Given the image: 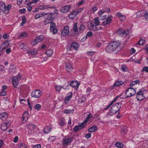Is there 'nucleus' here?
I'll use <instances>...</instances> for the list:
<instances>
[{
	"instance_id": "338daca9",
	"label": "nucleus",
	"mask_w": 148,
	"mask_h": 148,
	"mask_svg": "<svg viewBox=\"0 0 148 148\" xmlns=\"http://www.w3.org/2000/svg\"><path fill=\"white\" fill-rule=\"evenodd\" d=\"M91 136V134L90 133H88L85 135V137L87 139L90 138Z\"/></svg>"
},
{
	"instance_id": "69168bd1",
	"label": "nucleus",
	"mask_w": 148,
	"mask_h": 148,
	"mask_svg": "<svg viewBox=\"0 0 148 148\" xmlns=\"http://www.w3.org/2000/svg\"><path fill=\"white\" fill-rule=\"evenodd\" d=\"M9 37V35L8 34H5L3 35V37L5 39L8 38Z\"/></svg>"
},
{
	"instance_id": "7ed1b4c3",
	"label": "nucleus",
	"mask_w": 148,
	"mask_h": 148,
	"mask_svg": "<svg viewBox=\"0 0 148 148\" xmlns=\"http://www.w3.org/2000/svg\"><path fill=\"white\" fill-rule=\"evenodd\" d=\"M121 105L119 103H117L113 105L110 108V112L112 114L116 113L119 110Z\"/></svg>"
},
{
	"instance_id": "9b49d317",
	"label": "nucleus",
	"mask_w": 148,
	"mask_h": 148,
	"mask_svg": "<svg viewBox=\"0 0 148 148\" xmlns=\"http://www.w3.org/2000/svg\"><path fill=\"white\" fill-rule=\"evenodd\" d=\"M11 123V122L10 121L3 123L1 126V129L3 131L6 130L10 126Z\"/></svg>"
},
{
	"instance_id": "13d9d810",
	"label": "nucleus",
	"mask_w": 148,
	"mask_h": 148,
	"mask_svg": "<svg viewBox=\"0 0 148 148\" xmlns=\"http://www.w3.org/2000/svg\"><path fill=\"white\" fill-rule=\"evenodd\" d=\"M7 93L6 91L2 90L1 92L0 93V96H4Z\"/></svg>"
},
{
	"instance_id": "a19ab883",
	"label": "nucleus",
	"mask_w": 148,
	"mask_h": 148,
	"mask_svg": "<svg viewBox=\"0 0 148 148\" xmlns=\"http://www.w3.org/2000/svg\"><path fill=\"white\" fill-rule=\"evenodd\" d=\"M41 108V105L39 104H36L34 107V108L37 110H39Z\"/></svg>"
},
{
	"instance_id": "2eb2a0df",
	"label": "nucleus",
	"mask_w": 148,
	"mask_h": 148,
	"mask_svg": "<svg viewBox=\"0 0 148 148\" xmlns=\"http://www.w3.org/2000/svg\"><path fill=\"white\" fill-rule=\"evenodd\" d=\"M84 127V124L83 123L80 125L75 126L73 128V130L75 132H77L79 130L83 128Z\"/></svg>"
},
{
	"instance_id": "4d7b16f0",
	"label": "nucleus",
	"mask_w": 148,
	"mask_h": 148,
	"mask_svg": "<svg viewBox=\"0 0 148 148\" xmlns=\"http://www.w3.org/2000/svg\"><path fill=\"white\" fill-rule=\"evenodd\" d=\"M93 35V33L89 31L88 32L86 36L87 37H91Z\"/></svg>"
},
{
	"instance_id": "680f3d73",
	"label": "nucleus",
	"mask_w": 148,
	"mask_h": 148,
	"mask_svg": "<svg viewBox=\"0 0 148 148\" xmlns=\"http://www.w3.org/2000/svg\"><path fill=\"white\" fill-rule=\"evenodd\" d=\"M98 8L96 7H92L90 10L92 11L94 13L97 10Z\"/></svg>"
},
{
	"instance_id": "f257e3e1",
	"label": "nucleus",
	"mask_w": 148,
	"mask_h": 148,
	"mask_svg": "<svg viewBox=\"0 0 148 148\" xmlns=\"http://www.w3.org/2000/svg\"><path fill=\"white\" fill-rule=\"evenodd\" d=\"M120 44V42L116 41L111 42L106 47V51L108 53H111L114 51L117 50Z\"/></svg>"
},
{
	"instance_id": "aec40b11",
	"label": "nucleus",
	"mask_w": 148,
	"mask_h": 148,
	"mask_svg": "<svg viewBox=\"0 0 148 148\" xmlns=\"http://www.w3.org/2000/svg\"><path fill=\"white\" fill-rule=\"evenodd\" d=\"M112 16H108L106 20L103 21V25H106L110 23L112 21Z\"/></svg>"
},
{
	"instance_id": "4468645a",
	"label": "nucleus",
	"mask_w": 148,
	"mask_h": 148,
	"mask_svg": "<svg viewBox=\"0 0 148 148\" xmlns=\"http://www.w3.org/2000/svg\"><path fill=\"white\" fill-rule=\"evenodd\" d=\"M36 126L32 124H30L27 126V128L28 130V132L29 134H32V132L35 129Z\"/></svg>"
},
{
	"instance_id": "49530a36",
	"label": "nucleus",
	"mask_w": 148,
	"mask_h": 148,
	"mask_svg": "<svg viewBox=\"0 0 148 148\" xmlns=\"http://www.w3.org/2000/svg\"><path fill=\"white\" fill-rule=\"evenodd\" d=\"M22 22L20 24L21 26H23L26 22V18L25 16H23L22 17Z\"/></svg>"
},
{
	"instance_id": "bb28decb",
	"label": "nucleus",
	"mask_w": 148,
	"mask_h": 148,
	"mask_svg": "<svg viewBox=\"0 0 148 148\" xmlns=\"http://www.w3.org/2000/svg\"><path fill=\"white\" fill-rule=\"evenodd\" d=\"M7 117L8 114L5 112H4L0 114V119L2 120H4Z\"/></svg>"
},
{
	"instance_id": "774afa93",
	"label": "nucleus",
	"mask_w": 148,
	"mask_h": 148,
	"mask_svg": "<svg viewBox=\"0 0 148 148\" xmlns=\"http://www.w3.org/2000/svg\"><path fill=\"white\" fill-rule=\"evenodd\" d=\"M145 17L146 20L148 21V13L146 12L145 13Z\"/></svg>"
},
{
	"instance_id": "2f4dec72",
	"label": "nucleus",
	"mask_w": 148,
	"mask_h": 148,
	"mask_svg": "<svg viewBox=\"0 0 148 148\" xmlns=\"http://www.w3.org/2000/svg\"><path fill=\"white\" fill-rule=\"evenodd\" d=\"M51 129V127L46 126L44 130V133L47 134L49 133L50 132Z\"/></svg>"
},
{
	"instance_id": "5fc2aeb1",
	"label": "nucleus",
	"mask_w": 148,
	"mask_h": 148,
	"mask_svg": "<svg viewBox=\"0 0 148 148\" xmlns=\"http://www.w3.org/2000/svg\"><path fill=\"white\" fill-rule=\"evenodd\" d=\"M55 139V138L54 136H51L49 137L48 139V140L50 142H52L54 141Z\"/></svg>"
},
{
	"instance_id": "393cba45",
	"label": "nucleus",
	"mask_w": 148,
	"mask_h": 148,
	"mask_svg": "<svg viewBox=\"0 0 148 148\" xmlns=\"http://www.w3.org/2000/svg\"><path fill=\"white\" fill-rule=\"evenodd\" d=\"M29 118V114L27 112H25L23 115V119L24 121H27Z\"/></svg>"
},
{
	"instance_id": "c9c22d12",
	"label": "nucleus",
	"mask_w": 148,
	"mask_h": 148,
	"mask_svg": "<svg viewBox=\"0 0 148 148\" xmlns=\"http://www.w3.org/2000/svg\"><path fill=\"white\" fill-rule=\"evenodd\" d=\"M53 53L52 50L50 49H48L46 52V54L48 56H51L53 54Z\"/></svg>"
},
{
	"instance_id": "bf43d9fd",
	"label": "nucleus",
	"mask_w": 148,
	"mask_h": 148,
	"mask_svg": "<svg viewBox=\"0 0 148 148\" xmlns=\"http://www.w3.org/2000/svg\"><path fill=\"white\" fill-rule=\"evenodd\" d=\"M142 71H145L146 72H148V66L144 67Z\"/></svg>"
},
{
	"instance_id": "09e8293b",
	"label": "nucleus",
	"mask_w": 148,
	"mask_h": 148,
	"mask_svg": "<svg viewBox=\"0 0 148 148\" xmlns=\"http://www.w3.org/2000/svg\"><path fill=\"white\" fill-rule=\"evenodd\" d=\"M140 82L139 80H136L135 81H133L131 82L130 84V86H132L137 84H138L140 83Z\"/></svg>"
},
{
	"instance_id": "cd10ccee",
	"label": "nucleus",
	"mask_w": 148,
	"mask_h": 148,
	"mask_svg": "<svg viewBox=\"0 0 148 148\" xmlns=\"http://www.w3.org/2000/svg\"><path fill=\"white\" fill-rule=\"evenodd\" d=\"M70 85L73 87H77L78 88L79 84H78L77 82L73 81L71 83Z\"/></svg>"
},
{
	"instance_id": "c85d7f7f",
	"label": "nucleus",
	"mask_w": 148,
	"mask_h": 148,
	"mask_svg": "<svg viewBox=\"0 0 148 148\" xmlns=\"http://www.w3.org/2000/svg\"><path fill=\"white\" fill-rule=\"evenodd\" d=\"M74 111V109H68L65 110L64 111V113L66 114H69L70 113H72Z\"/></svg>"
},
{
	"instance_id": "ddd939ff",
	"label": "nucleus",
	"mask_w": 148,
	"mask_h": 148,
	"mask_svg": "<svg viewBox=\"0 0 148 148\" xmlns=\"http://www.w3.org/2000/svg\"><path fill=\"white\" fill-rule=\"evenodd\" d=\"M69 28L68 26H66L64 27L62 30L61 34L62 35L64 36H66L69 34Z\"/></svg>"
},
{
	"instance_id": "e433bc0d",
	"label": "nucleus",
	"mask_w": 148,
	"mask_h": 148,
	"mask_svg": "<svg viewBox=\"0 0 148 148\" xmlns=\"http://www.w3.org/2000/svg\"><path fill=\"white\" fill-rule=\"evenodd\" d=\"M121 70L124 72L128 71V69L125 65H121Z\"/></svg>"
},
{
	"instance_id": "0eeeda50",
	"label": "nucleus",
	"mask_w": 148,
	"mask_h": 148,
	"mask_svg": "<svg viewBox=\"0 0 148 148\" xmlns=\"http://www.w3.org/2000/svg\"><path fill=\"white\" fill-rule=\"evenodd\" d=\"M73 140V138L72 137H65L63 140L62 141L63 145L64 146L68 145L70 144Z\"/></svg>"
},
{
	"instance_id": "4c0bfd02",
	"label": "nucleus",
	"mask_w": 148,
	"mask_h": 148,
	"mask_svg": "<svg viewBox=\"0 0 148 148\" xmlns=\"http://www.w3.org/2000/svg\"><path fill=\"white\" fill-rule=\"evenodd\" d=\"M90 29L93 31H96L97 30V27L94 25L92 24V23H90Z\"/></svg>"
},
{
	"instance_id": "20e7f679",
	"label": "nucleus",
	"mask_w": 148,
	"mask_h": 148,
	"mask_svg": "<svg viewBox=\"0 0 148 148\" xmlns=\"http://www.w3.org/2000/svg\"><path fill=\"white\" fill-rule=\"evenodd\" d=\"M145 91V90L142 89L137 93L136 97L138 100L141 101L145 98L144 94Z\"/></svg>"
},
{
	"instance_id": "473e14b6",
	"label": "nucleus",
	"mask_w": 148,
	"mask_h": 148,
	"mask_svg": "<svg viewBox=\"0 0 148 148\" xmlns=\"http://www.w3.org/2000/svg\"><path fill=\"white\" fill-rule=\"evenodd\" d=\"M27 34L26 33L23 32L20 34L18 37L20 38H23L27 36Z\"/></svg>"
},
{
	"instance_id": "b1692460",
	"label": "nucleus",
	"mask_w": 148,
	"mask_h": 148,
	"mask_svg": "<svg viewBox=\"0 0 148 148\" xmlns=\"http://www.w3.org/2000/svg\"><path fill=\"white\" fill-rule=\"evenodd\" d=\"M71 47L73 48L75 50H77L79 47L78 44L77 42H74L72 43L71 45Z\"/></svg>"
},
{
	"instance_id": "3c124183",
	"label": "nucleus",
	"mask_w": 148,
	"mask_h": 148,
	"mask_svg": "<svg viewBox=\"0 0 148 148\" xmlns=\"http://www.w3.org/2000/svg\"><path fill=\"white\" fill-rule=\"evenodd\" d=\"M5 7V3L3 1L0 2V8L1 9H4Z\"/></svg>"
},
{
	"instance_id": "ea45409f",
	"label": "nucleus",
	"mask_w": 148,
	"mask_h": 148,
	"mask_svg": "<svg viewBox=\"0 0 148 148\" xmlns=\"http://www.w3.org/2000/svg\"><path fill=\"white\" fill-rule=\"evenodd\" d=\"M16 71V69L15 67H13L12 68H10L9 70V72L10 73H15Z\"/></svg>"
},
{
	"instance_id": "c03bdc74",
	"label": "nucleus",
	"mask_w": 148,
	"mask_h": 148,
	"mask_svg": "<svg viewBox=\"0 0 148 148\" xmlns=\"http://www.w3.org/2000/svg\"><path fill=\"white\" fill-rule=\"evenodd\" d=\"M55 88L56 90L58 92H59L61 90V89L62 88V87L61 86L57 85V86H55Z\"/></svg>"
},
{
	"instance_id": "423d86ee",
	"label": "nucleus",
	"mask_w": 148,
	"mask_h": 148,
	"mask_svg": "<svg viewBox=\"0 0 148 148\" xmlns=\"http://www.w3.org/2000/svg\"><path fill=\"white\" fill-rule=\"evenodd\" d=\"M71 9L70 5H66L62 7L60 10V12L63 13H66L69 12Z\"/></svg>"
},
{
	"instance_id": "c756f323",
	"label": "nucleus",
	"mask_w": 148,
	"mask_h": 148,
	"mask_svg": "<svg viewBox=\"0 0 148 148\" xmlns=\"http://www.w3.org/2000/svg\"><path fill=\"white\" fill-rule=\"evenodd\" d=\"M38 42H40L42 41L44 38V36L43 35H41L38 36L36 38Z\"/></svg>"
},
{
	"instance_id": "9d476101",
	"label": "nucleus",
	"mask_w": 148,
	"mask_h": 148,
	"mask_svg": "<svg viewBox=\"0 0 148 148\" xmlns=\"http://www.w3.org/2000/svg\"><path fill=\"white\" fill-rule=\"evenodd\" d=\"M127 30H125L122 29H119L117 32V34L121 36H125L128 34Z\"/></svg>"
},
{
	"instance_id": "6e6d98bb",
	"label": "nucleus",
	"mask_w": 148,
	"mask_h": 148,
	"mask_svg": "<svg viewBox=\"0 0 148 148\" xmlns=\"http://www.w3.org/2000/svg\"><path fill=\"white\" fill-rule=\"evenodd\" d=\"M12 6L11 5H8L7 6H6L5 5V7L4 8V9H5L7 10H10Z\"/></svg>"
},
{
	"instance_id": "1a4fd4ad",
	"label": "nucleus",
	"mask_w": 148,
	"mask_h": 148,
	"mask_svg": "<svg viewBox=\"0 0 148 148\" xmlns=\"http://www.w3.org/2000/svg\"><path fill=\"white\" fill-rule=\"evenodd\" d=\"M38 8L40 10H49V9H55L56 7L54 6H51L49 5H42L39 6Z\"/></svg>"
},
{
	"instance_id": "dca6fc26",
	"label": "nucleus",
	"mask_w": 148,
	"mask_h": 148,
	"mask_svg": "<svg viewBox=\"0 0 148 148\" xmlns=\"http://www.w3.org/2000/svg\"><path fill=\"white\" fill-rule=\"evenodd\" d=\"M12 82L14 87H16L18 84V77L16 76L14 77L12 79Z\"/></svg>"
},
{
	"instance_id": "f8f14e48",
	"label": "nucleus",
	"mask_w": 148,
	"mask_h": 148,
	"mask_svg": "<svg viewBox=\"0 0 148 148\" xmlns=\"http://www.w3.org/2000/svg\"><path fill=\"white\" fill-rule=\"evenodd\" d=\"M50 26V30L53 34H55L57 32V30L55 28L56 25L54 22L51 21Z\"/></svg>"
},
{
	"instance_id": "a878e982",
	"label": "nucleus",
	"mask_w": 148,
	"mask_h": 148,
	"mask_svg": "<svg viewBox=\"0 0 148 148\" xmlns=\"http://www.w3.org/2000/svg\"><path fill=\"white\" fill-rule=\"evenodd\" d=\"M27 53L28 54H31L34 55L37 54V50L36 49H33L32 50H27Z\"/></svg>"
},
{
	"instance_id": "603ef678",
	"label": "nucleus",
	"mask_w": 148,
	"mask_h": 148,
	"mask_svg": "<svg viewBox=\"0 0 148 148\" xmlns=\"http://www.w3.org/2000/svg\"><path fill=\"white\" fill-rule=\"evenodd\" d=\"M38 43H39V42L38 41V40H37L36 39V38L35 40L32 41L31 44L32 45L34 46Z\"/></svg>"
},
{
	"instance_id": "4be33fe9",
	"label": "nucleus",
	"mask_w": 148,
	"mask_h": 148,
	"mask_svg": "<svg viewBox=\"0 0 148 148\" xmlns=\"http://www.w3.org/2000/svg\"><path fill=\"white\" fill-rule=\"evenodd\" d=\"M65 67L66 70L69 72L71 71L73 69L71 64L69 63L66 64Z\"/></svg>"
},
{
	"instance_id": "58836bf2",
	"label": "nucleus",
	"mask_w": 148,
	"mask_h": 148,
	"mask_svg": "<svg viewBox=\"0 0 148 148\" xmlns=\"http://www.w3.org/2000/svg\"><path fill=\"white\" fill-rule=\"evenodd\" d=\"M123 84V82L122 81H117L115 83L114 86H118L122 85Z\"/></svg>"
},
{
	"instance_id": "de8ad7c7",
	"label": "nucleus",
	"mask_w": 148,
	"mask_h": 148,
	"mask_svg": "<svg viewBox=\"0 0 148 148\" xmlns=\"http://www.w3.org/2000/svg\"><path fill=\"white\" fill-rule=\"evenodd\" d=\"M86 99L85 97H82L81 98H80L79 102V103H84L86 100Z\"/></svg>"
},
{
	"instance_id": "72a5a7b5",
	"label": "nucleus",
	"mask_w": 148,
	"mask_h": 148,
	"mask_svg": "<svg viewBox=\"0 0 148 148\" xmlns=\"http://www.w3.org/2000/svg\"><path fill=\"white\" fill-rule=\"evenodd\" d=\"M115 146L118 148H122L123 147V145L121 143L117 142L115 144Z\"/></svg>"
},
{
	"instance_id": "e2e57ef3",
	"label": "nucleus",
	"mask_w": 148,
	"mask_h": 148,
	"mask_svg": "<svg viewBox=\"0 0 148 148\" xmlns=\"http://www.w3.org/2000/svg\"><path fill=\"white\" fill-rule=\"evenodd\" d=\"M51 20L46 18L45 21V25L51 23Z\"/></svg>"
},
{
	"instance_id": "6e6552de",
	"label": "nucleus",
	"mask_w": 148,
	"mask_h": 148,
	"mask_svg": "<svg viewBox=\"0 0 148 148\" xmlns=\"http://www.w3.org/2000/svg\"><path fill=\"white\" fill-rule=\"evenodd\" d=\"M42 92L39 90H36L33 91L31 93V95L33 97L38 98L41 95Z\"/></svg>"
},
{
	"instance_id": "6ab92c4d",
	"label": "nucleus",
	"mask_w": 148,
	"mask_h": 148,
	"mask_svg": "<svg viewBox=\"0 0 148 148\" xmlns=\"http://www.w3.org/2000/svg\"><path fill=\"white\" fill-rule=\"evenodd\" d=\"M116 16L119 17L120 20L121 21H123L125 19V16L120 13H117Z\"/></svg>"
},
{
	"instance_id": "8fccbe9b",
	"label": "nucleus",
	"mask_w": 148,
	"mask_h": 148,
	"mask_svg": "<svg viewBox=\"0 0 148 148\" xmlns=\"http://www.w3.org/2000/svg\"><path fill=\"white\" fill-rule=\"evenodd\" d=\"M42 16H43V14H38L35 15L34 18L36 19H38Z\"/></svg>"
},
{
	"instance_id": "5701e85b",
	"label": "nucleus",
	"mask_w": 148,
	"mask_h": 148,
	"mask_svg": "<svg viewBox=\"0 0 148 148\" xmlns=\"http://www.w3.org/2000/svg\"><path fill=\"white\" fill-rule=\"evenodd\" d=\"M97 126L96 125H94L90 128L88 131L90 132L93 133L97 131Z\"/></svg>"
},
{
	"instance_id": "37998d69",
	"label": "nucleus",
	"mask_w": 148,
	"mask_h": 148,
	"mask_svg": "<svg viewBox=\"0 0 148 148\" xmlns=\"http://www.w3.org/2000/svg\"><path fill=\"white\" fill-rule=\"evenodd\" d=\"M69 18L70 19H73L76 17L72 11H71L69 15Z\"/></svg>"
},
{
	"instance_id": "052dcab7",
	"label": "nucleus",
	"mask_w": 148,
	"mask_h": 148,
	"mask_svg": "<svg viewBox=\"0 0 148 148\" xmlns=\"http://www.w3.org/2000/svg\"><path fill=\"white\" fill-rule=\"evenodd\" d=\"M84 10V9L83 8H81L77 10H76L77 12L79 14V13H81L82 11Z\"/></svg>"
},
{
	"instance_id": "f03ea898",
	"label": "nucleus",
	"mask_w": 148,
	"mask_h": 148,
	"mask_svg": "<svg viewBox=\"0 0 148 148\" xmlns=\"http://www.w3.org/2000/svg\"><path fill=\"white\" fill-rule=\"evenodd\" d=\"M77 23H75L73 27V31L75 34H81L86 29V26L83 24H81L78 27L77 26Z\"/></svg>"
},
{
	"instance_id": "0e129e2a",
	"label": "nucleus",
	"mask_w": 148,
	"mask_h": 148,
	"mask_svg": "<svg viewBox=\"0 0 148 148\" xmlns=\"http://www.w3.org/2000/svg\"><path fill=\"white\" fill-rule=\"evenodd\" d=\"M25 11L26 10L25 8H23L19 10V12L20 13H24Z\"/></svg>"
},
{
	"instance_id": "864d4df0",
	"label": "nucleus",
	"mask_w": 148,
	"mask_h": 148,
	"mask_svg": "<svg viewBox=\"0 0 148 148\" xmlns=\"http://www.w3.org/2000/svg\"><path fill=\"white\" fill-rule=\"evenodd\" d=\"M127 130L126 127L122 128L121 130V132L122 134H125L127 132Z\"/></svg>"
},
{
	"instance_id": "7c9ffc66",
	"label": "nucleus",
	"mask_w": 148,
	"mask_h": 148,
	"mask_svg": "<svg viewBox=\"0 0 148 148\" xmlns=\"http://www.w3.org/2000/svg\"><path fill=\"white\" fill-rule=\"evenodd\" d=\"M145 40L143 39H140L137 43V45H143L145 43Z\"/></svg>"
},
{
	"instance_id": "79ce46f5",
	"label": "nucleus",
	"mask_w": 148,
	"mask_h": 148,
	"mask_svg": "<svg viewBox=\"0 0 148 148\" xmlns=\"http://www.w3.org/2000/svg\"><path fill=\"white\" fill-rule=\"evenodd\" d=\"M19 148H27V146L26 144L24 143H21L18 145Z\"/></svg>"
},
{
	"instance_id": "412c9836",
	"label": "nucleus",
	"mask_w": 148,
	"mask_h": 148,
	"mask_svg": "<svg viewBox=\"0 0 148 148\" xmlns=\"http://www.w3.org/2000/svg\"><path fill=\"white\" fill-rule=\"evenodd\" d=\"M9 44L8 41H6L3 42L1 45V48L2 50L6 49L9 46Z\"/></svg>"
},
{
	"instance_id": "f704fd0d",
	"label": "nucleus",
	"mask_w": 148,
	"mask_h": 148,
	"mask_svg": "<svg viewBox=\"0 0 148 148\" xmlns=\"http://www.w3.org/2000/svg\"><path fill=\"white\" fill-rule=\"evenodd\" d=\"M92 117V115L91 113H90L88 116L87 117L86 120L84 121L83 123L84 124L87 123L88 121Z\"/></svg>"
},
{
	"instance_id": "39448f33",
	"label": "nucleus",
	"mask_w": 148,
	"mask_h": 148,
	"mask_svg": "<svg viewBox=\"0 0 148 148\" xmlns=\"http://www.w3.org/2000/svg\"><path fill=\"white\" fill-rule=\"evenodd\" d=\"M136 93L135 90L132 88H129L125 92V95L126 97H131L134 95Z\"/></svg>"
},
{
	"instance_id": "a211bd4d",
	"label": "nucleus",
	"mask_w": 148,
	"mask_h": 148,
	"mask_svg": "<svg viewBox=\"0 0 148 148\" xmlns=\"http://www.w3.org/2000/svg\"><path fill=\"white\" fill-rule=\"evenodd\" d=\"M53 14V13H45L43 14V16L46 18L51 20L52 19V16Z\"/></svg>"
},
{
	"instance_id": "f3484780",
	"label": "nucleus",
	"mask_w": 148,
	"mask_h": 148,
	"mask_svg": "<svg viewBox=\"0 0 148 148\" xmlns=\"http://www.w3.org/2000/svg\"><path fill=\"white\" fill-rule=\"evenodd\" d=\"M73 95V93L72 92H70L68 93L67 95V97H66L65 103H67L70 101V99H71L72 95Z\"/></svg>"
},
{
	"instance_id": "a18cd8bd",
	"label": "nucleus",
	"mask_w": 148,
	"mask_h": 148,
	"mask_svg": "<svg viewBox=\"0 0 148 148\" xmlns=\"http://www.w3.org/2000/svg\"><path fill=\"white\" fill-rule=\"evenodd\" d=\"M94 20L95 25H99L100 22L99 19L98 18L96 17L95 18Z\"/></svg>"
}]
</instances>
